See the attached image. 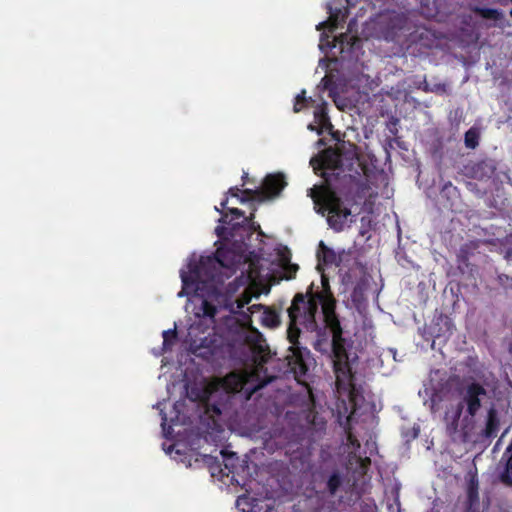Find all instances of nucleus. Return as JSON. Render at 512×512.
Here are the masks:
<instances>
[{
    "instance_id": "obj_1",
    "label": "nucleus",
    "mask_w": 512,
    "mask_h": 512,
    "mask_svg": "<svg viewBox=\"0 0 512 512\" xmlns=\"http://www.w3.org/2000/svg\"><path fill=\"white\" fill-rule=\"evenodd\" d=\"M346 146L356 147L342 142L339 148H328L322 153L314 169L320 171L323 184L308 190L315 211L326 216L329 227L335 232L343 231L354 222L351 209L344 205L339 194L347 201L357 203L371 188L367 169L360 165L354 151H342L341 147Z\"/></svg>"
},
{
    "instance_id": "obj_2",
    "label": "nucleus",
    "mask_w": 512,
    "mask_h": 512,
    "mask_svg": "<svg viewBox=\"0 0 512 512\" xmlns=\"http://www.w3.org/2000/svg\"><path fill=\"white\" fill-rule=\"evenodd\" d=\"M337 300L331 290L327 276H321V289L314 290L311 283L305 293H296L288 308L289 336L291 341L300 336V326L309 332H320L322 327L317 320L318 308L321 306L324 328L332 334L333 367L336 376V385L339 390H349L352 396L354 390L353 375L349 356L346 349V339L336 313Z\"/></svg>"
},
{
    "instance_id": "obj_3",
    "label": "nucleus",
    "mask_w": 512,
    "mask_h": 512,
    "mask_svg": "<svg viewBox=\"0 0 512 512\" xmlns=\"http://www.w3.org/2000/svg\"><path fill=\"white\" fill-rule=\"evenodd\" d=\"M228 277L222 272L219 259L214 254L201 256L198 261L189 262L188 272L181 271L182 290L189 294L190 291L198 293L206 289L209 295H218V286Z\"/></svg>"
},
{
    "instance_id": "obj_4",
    "label": "nucleus",
    "mask_w": 512,
    "mask_h": 512,
    "mask_svg": "<svg viewBox=\"0 0 512 512\" xmlns=\"http://www.w3.org/2000/svg\"><path fill=\"white\" fill-rule=\"evenodd\" d=\"M485 395L486 390L480 383L472 382L468 384L461 391V401L458 403L451 416L450 426L453 429H457L464 407H466L468 416H476L482 406L481 398Z\"/></svg>"
},
{
    "instance_id": "obj_5",
    "label": "nucleus",
    "mask_w": 512,
    "mask_h": 512,
    "mask_svg": "<svg viewBox=\"0 0 512 512\" xmlns=\"http://www.w3.org/2000/svg\"><path fill=\"white\" fill-rule=\"evenodd\" d=\"M287 337L291 343L289 348L290 353L286 357L288 366L291 372L294 374L295 379L298 382H301V378L305 377L309 371V366L312 360L311 353L307 348L299 346L298 340L291 341L289 336V328L287 329ZM297 339H299V336Z\"/></svg>"
},
{
    "instance_id": "obj_6",
    "label": "nucleus",
    "mask_w": 512,
    "mask_h": 512,
    "mask_svg": "<svg viewBox=\"0 0 512 512\" xmlns=\"http://www.w3.org/2000/svg\"><path fill=\"white\" fill-rule=\"evenodd\" d=\"M215 257L219 259L222 269H226L225 273L229 277L236 272L238 266L244 262L243 251H239L233 247L220 246L214 253Z\"/></svg>"
},
{
    "instance_id": "obj_7",
    "label": "nucleus",
    "mask_w": 512,
    "mask_h": 512,
    "mask_svg": "<svg viewBox=\"0 0 512 512\" xmlns=\"http://www.w3.org/2000/svg\"><path fill=\"white\" fill-rule=\"evenodd\" d=\"M286 185L287 182L282 173L268 174L260 188L264 192V201L278 197Z\"/></svg>"
},
{
    "instance_id": "obj_8",
    "label": "nucleus",
    "mask_w": 512,
    "mask_h": 512,
    "mask_svg": "<svg viewBox=\"0 0 512 512\" xmlns=\"http://www.w3.org/2000/svg\"><path fill=\"white\" fill-rule=\"evenodd\" d=\"M464 509H470L474 512L479 511V480L477 472L469 473V479L466 487V501Z\"/></svg>"
},
{
    "instance_id": "obj_9",
    "label": "nucleus",
    "mask_w": 512,
    "mask_h": 512,
    "mask_svg": "<svg viewBox=\"0 0 512 512\" xmlns=\"http://www.w3.org/2000/svg\"><path fill=\"white\" fill-rule=\"evenodd\" d=\"M247 382L248 376L246 373L232 371L220 380V385L227 393H237L244 388Z\"/></svg>"
},
{
    "instance_id": "obj_10",
    "label": "nucleus",
    "mask_w": 512,
    "mask_h": 512,
    "mask_svg": "<svg viewBox=\"0 0 512 512\" xmlns=\"http://www.w3.org/2000/svg\"><path fill=\"white\" fill-rule=\"evenodd\" d=\"M500 429V418L497 410L491 407L487 412L485 428L481 435L486 439H493L497 436Z\"/></svg>"
},
{
    "instance_id": "obj_11",
    "label": "nucleus",
    "mask_w": 512,
    "mask_h": 512,
    "mask_svg": "<svg viewBox=\"0 0 512 512\" xmlns=\"http://www.w3.org/2000/svg\"><path fill=\"white\" fill-rule=\"evenodd\" d=\"M469 169V175L478 180L489 179L494 174V166L487 161L474 163Z\"/></svg>"
},
{
    "instance_id": "obj_12",
    "label": "nucleus",
    "mask_w": 512,
    "mask_h": 512,
    "mask_svg": "<svg viewBox=\"0 0 512 512\" xmlns=\"http://www.w3.org/2000/svg\"><path fill=\"white\" fill-rule=\"evenodd\" d=\"M452 323L448 317H439L438 322L431 327L430 334L434 338H447L452 334Z\"/></svg>"
},
{
    "instance_id": "obj_13",
    "label": "nucleus",
    "mask_w": 512,
    "mask_h": 512,
    "mask_svg": "<svg viewBox=\"0 0 512 512\" xmlns=\"http://www.w3.org/2000/svg\"><path fill=\"white\" fill-rule=\"evenodd\" d=\"M348 13H349L348 8H344V10L335 9L334 11H330L329 20L327 22L320 23L317 26V29L320 30V28L326 24L329 25V28L331 30L338 28L339 25H341L342 23H344L346 21Z\"/></svg>"
},
{
    "instance_id": "obj_14",
    "label": "nucleus",
    "mask_w": 512,
    "mask_h": 512,
    "mask_svg": "<svg viewBox=\"0 0 512 512\" xmlns=\"http://www.w3.org/2000/svg\"><path fill=\"white\" fill-rule=\"evenodd\" d=\"M343 483L342 474L338 469L332 471L326 481V488L329 495L334 496Z\"/></svg>"
},
{
    "instance_id": "obj_15",
    "label": "nucleus",
    "mask_w": 512,
    "mask_h": 512,
    "mask_svg": "<svg viewBox=\"0 0 512 512\" xmlns=\"http://www.w3.org/2000/svg\"><path fill=\"white\" fill-rule=\"evenodd\" d=\"M473 12L483 19L500 20L503 18L502 11L495 8L475 7Z\"/></svg>"
},
{
    "instance_id": "obj_16",
    "label": "nucleus",
    "mask_w": 512,
    "mask_h": 512,
    "mask_svg": "<svg viewBox=\"0 0 512 512\" xmlns=\"http://www.w3.org/2000/svg\"><path fill=\"white\" fill-rule=\"evenodd\" d=\"M248 512H274V505L266 500L252 498Z\"/></svg>"
},
{
    "instance_id": "obj_17",
    "label": "nucleus",
    "mask_w": 512,
    "mask_h": 512,
    "mask_svg": "<svg viewBox=\"0 0 512 512\" xmlns=\"http://www.w3.org/2000/svg\"><path fill=\"white\" fill-rule=\"evenodd\" d=\"M248 201H258L263 202L264 201V192L263 190H260V188L257 189H244L241 193L240 202L245 203Z\"/></svg>"
},
{
    "instance_id": "obj_18",
    "label": "nucleus",
    "mask_w": 512,
    "mask_h": 512,
    "mask_svg": "<svg viewBox=\"0 0 512 512\" xmlns=\"http://www.w3.org/2000/svg\"><path fill=\"white\" fill-rule=\"evenodd\" d=\"M262 324L269 328H276L280 325L279 314L271 309H266L262 316Z\"/></svg>"
},
{
    "instance_id": "obj_19",
    "label": "nucleus",
    "mask_w": 512,
    "mask_h": 512,
    "mask_svg": "<svg viewBox=\"0 0 512 512\" xmlns=\"http://www.w3.org/2000/svg\"><path fill=\"white\" fill-rule=\"evenodd\" d=\"M198 309L199 312L197 314L204 317L214 318L217 314V307L206 298L202 299Z\"/></svg>"
},
{
    "instance_id": "obj_20",
    "label": "nucleus",
    "mask_w": 512,
    "mask_h": 512,
    "mask_svg": "<svg viewBox=\"0 0 512 512\" xmlns=\"http://www.w3.org/2000/svg\"><path fill=\"white\" fill-rule=\"evenodd\" d=\"M479 132L476 128H470L465 132L464 143L469 149H475L479 144Z\"/></svg>"
},
{
    "instance_id": "obj_21",
    "label": "nucleus",
    "mask_w": 512,
    "mask_h": 512,
    "mask_svg": "<svg viewBox=\"0 0 512 512\" xmlns=\"http://www.w3.org/2000/svg\"><path fill=\"white\" fill-rule=\"evenodd\" d=\"M227 204H228V196H225V198L220 203L221 209L216 206L215 210L221 214V218L219 219V222L222 224L230 225L231 230H235L237 223H232V220H228V213L224 211V210L228 211Z\"/></svg>"
},
{
    "instance_id": "obj_22",
    "label": "nucleus",
    "mask_w": 512,
    "mask_h": 512,
    "mask_svg": "<svg viewBox=\"0 0 512 512\" xmlns=\"http://www.w3.org/2000/svg\"><path fill=\"white\" fill-rule=\"evenodd\" d=\"M313 100L311 97H306V91L302 90L300 94H298L295 98L293 111L295 113H299L303 109L307 108Z\"/></svg>"
},
{
    "instance_id": "obj_23",
    "label": "nucleus",
    "mask_w": 512,
    "mask_h": 512,
    "mask_svg": "<svg viewBox=\"0 0 512 512\" xmlns=\"http://www.w3.org/2000/svg\"><path fill=\"white\" fill-rule=\"evenodd\" d=\"M228 212L231 214L232 223H237L236 229L240 228L243 223H247L249 218L244 215V212L238 208H228Z\"/></svg>"
},
{
    "instance_id": "obj_24",
    "label": "nucleus",
    "mask_w": 512,
    "mask_h": 512,
    "mask_svg": "<svg viewBox=\"0 0 512 512\" xmlns=\"http://www.w3.org/2000/svg\"><path fill=\"white\" fill-rule=\"evenodd\" d=\"M321 247H322V253L320 256V260L323 262V264H325V265L334 264L337 259L336 253L332 249L326 247L323 244V242H321Z\"/></svg>"
},
{
    "instance_id": "obj_25",
    "label": "nucleus",
    "mask_w": 512,
    "mask_h": 512,
    "mask_svg": "<svg viewBox=\"0 0 512 512\" xmlns=\"http://www.w3.org/2000/svg\"><path fill=\"white\" fill-rule=\"evenodd\" d=\"M508 454L505 469L501 474V481L508 486H512V451Z\"/></svg>"
},
{
    "instance_id": "obj_26",
    "label": "nucleus",
    "mask_w": 512,
    "mask_h": 512,
    "mask_svg": "<svg viewBox=\"0 0 512 512\" xmlns=\"http://www.w3.org/2000/svg\"><path fill=\"white\" fill-rule=\"evenodd\" d=\"M261 337L260 332L251 326L243 333V342L245 344H256Z\"/></svg>"
},
{
    "instance_id": "obj_27",
    "label": "nucleus",
    "mask_w": 512,
    "mask_h": 512,
    "mask_svg": "<svg viewBox=\"0 0 512 512\" xmlns=\"http://www.w3.org/2000/svg\"><path fill=\"white\" fill-rule=\"evenodd\" d=\"M346 439L347 444L351 446L355 451H357L360 448V442L357 439V437L354 435V433L351 431L350 427L346 428Z\"/></svg>"
},
{
    "instance_id": "obj_28",
    "label": "nucleus",
    "mask_w": 512,
    "mask_h": 512,
    "mask_svg": "<svg viewBox=\"0 0 512 512\" xmlns=\"http://www.w3.org/2000/svg\"><path fill=\"white\" fill-rule=\"evenodd\" d=\"M283 269L285 271L286 279H292L295 277L299 266L297 264H292L287 260V263L284 264Z\"/></svg>"
},
{
    "instance_id": "obj_29",
    "label": "nucleus",
    "mask_w": 512,
    "mask_h": 512,
    "mask_svg": "<svg viewBox=\"0 0 512 512\" xmlns=\"http://www.w3.org/2000/svg\"><path fill=\"white\" fill-rule=\"evenodd\" d=\"M314 118L319 122L321 125H325L327 122H329V118L327 116V113L324 109V107H319L314 111Z\"/></svg>"
},
{
    "instance_id": "obj_30",
    "label": "nucleus",
    "mask_w": 512,
    "mask_h": 512,
    "mask_svg": "<svg viewBox=\"0 0 512 512\" xmlns=\"http://www.w3.org/2000/svg\"><path fill=\"white\" fill-rule=\"evenodd\" d=\"M177 337V331L176 329H169L163 331V345L168 346L170 345V339H176Z\"/></svg>"
},
{
    "instance_id": "obj_31",
    "label": "nucleus",
    "mask_w": 512,
    "mask_h": 512,
    "mask_svg": "<svg viewBox=\"0 0 512 512\" xmlns=\"http://www.w3.org/2000/svg\"><path fill=\"white\" fill-rule=\"evenodd\" d=\"M221 455L224 459V462H225V467L229 470V471H232L231 468H232V465L229 464V461H231L234 456L236 455V453L234 452H228L226 450H221Z\"/></svg>"
},
{
    "instance_id": "obj_32",
    "label": "nucleus",
    "mask_w": 512,
    "mask_h": 512,
    "mask_svg": "<svg viewBox=\"0 0 512 512\" xmlns=\"http://www.w3.org/2000/svg\"><path fill=\"white\" fill-rule=\"evenodd\" d=\"M250 300H251L250 296H243V297L237 299L236 300V304H237L236 308H237V310H232V312L237 313L238 310H241L246 305H248Z\"/></svg>"
},
{
    "instance_id": "obj_33",
    "label": "nucleus",
    "mask_w": 512,
    "mask_h": 512,
    "mask_svg": "<svg viewBox=\"0 0 512 512\" xmlns=\"http://www.w3.org/2000/svg\"><path fill=\"white\" fill-rule=\"evenodd\" d=\"M506 251H505V259L512 260V235L506 237Z\"/></svg>"
},
{
    "instance_id": "obj_34",
    "label": "nucleus",
    "mask_w": 512,
    "mask_h": 512,
    "mask_svg": "<svg viewBox=\"0 0 512 512\" xmlns=\"http://www.w3.org/2000/svg\"><path fill=\"white\" fill-rule=\"evenodd\" d=\"M321 83L323 84L324 89H327V90H332L333 85H334L332 78L328 75H325L322 78Z\"/></svg>"
},
{
    "instance_id": "obj_35",
    "label": "nucleus",
    "mask_w": 512,
    "mask_h": 512,
    "mask_svg": "<svg viewBox=\"0 0 512 512\" xmlns=\"http://www.w3.org/2000/svg\"><path fill=\"white\" fill-rule=\"evenodd\" d=\"M358 460H359L360 468L364 471H366L369 468V466L371 465V460L369 457H364V458L359 457Z\"/></svg>"
},
{
    "instance_id": "obj_36",
    "label": "nucleus",
    "mask_w": 512,
    "mask_h": 512,
    "mask_svg": "<svg viewBox=\"0 0 512 512\" xmlns=\"http://www.w3.org/2000/svg\"><path fill=\"white\" fill-rule=\"evenodd\" d=\"M241 193H242V190L240 188H238L237 186L229 188V190L227 192L228 195L238 198L239 200L241 198Z\"/></svg>"
},
{
    "instance_id": "obj_37",
    "label": "nucleus",
    "mask_w": 512,
    "mask_h": 512,
    "mask_svg": "<svg viewBox=\"0 0 512 512\" xmlns=\"http://www.w3.org/2000/svg\"><path fill=\"white\" fill-rule=\"evenodd\" d=\"M227 228L224 225H219L215 228V233L218 237H224L227 234Z\"/></svg>"
},
{
    "instance_id": "obj_38",
    "label": "nucleus",
    "mask_w": 512,
    "mask_h": 512,
    "mask_svg": "<svg viewBox=\"0 0 512 512\" xmlns=\"http://www.w3.org/2000/svg\"><path fill=\"white\" fill-rule=\"evenodd\" d=\"M452 188L453 190H456L457 188L455 186L452 185L451 182H447L444 184L443 188H442V191H446L447 189H450Z\"/></svg>"
},
{
    "instance_id": "obj_39",
    "label": "nucleus",
    "mask_w": 512,
    "mask_h": 512,
    "mask_svg": "<svg viewBox=\"0 0 512 512\" xmlns=\"http://www.w3.org/2000/svg\"><path fill=\"white\" fill-rule=\"evenodd\" d=\"M343 282H345V283H349V282H351V275H350V273H349V272H347V273H345V274L343 275Z\"/></svg>"
},
{
    "instance_id": "obj_40",
    "label": "nucleus",
    "mask_w": 512,
    "mask_h": 512,
    "mask_svg": "<svg viewBox=\"0 0 512 512\" xmlns=\"http://www.w3.org/2000/svg\"><path fill=\"white\" fill-rule=\"evenodd\" d=\"M248 498L246 496H240L237 500L238 505L241 504V502L246 501Z\"/></svg>"
},
{
    "instance_id": "obj_41",
    "label": "nucleus",
    "mask_w": 512,
    "mask_h": 512,
    "mask_svg": "<svg viewBox=\"0 0 512 512\" xmlns=\"http://www.w3.org/2000/svg\"><path fill=\"white\" fill-rule=\"evenodd\" d=\"M260 308V305H252L251 307H249V310L251 313H253L256 309H259Z\"/></svg>"
},
{
    "instance_id": "obj_42",
    "label": "nucleus",
    "mask_w": 512,
    "mask_h": 512,
    "mask_svg": "<svg viewBox=\"0 0 512 512\" xmlns=\"http://www.w3.org/2000/svg\"><path fill=\"white\" fill-rule=\"evenodd\" d=\"M418 432H419V428H417V429L414 428L413 429V436L412 437L416 438L418 436Z\"/></svg>"
},
{
    "instance_id": "obj_43",
    "label": "nucleus",
    "mask_w": 512,
    "mask_h": 512,
    "mask_svg": "<svg viewBox=\"0 0 512 512\" xmlns=\"http://www.w3.org/2000/svg\"><path fill=\"white\" fill-rule=\"evenodd\" d=\"M166 420H167L166 414H165V413H163V415H162V425H163V426L165 425Z\"/></svg>"
},
{
    "instance_id": "obj_44",
    "label": "nucleus",
    "mask_w": 512,
    "mask_h": 512,
    "mask_svg": "<svg viewBox=\"0 0 512 512\" xmlns=\"http://www.w3.org/2000/svg\"><path fill=\"white\" fill-rule=\"evenodd\" d=\"M344 38H347L346 34H341L337 39H341V41H342Z\"/></svg>"
},
{
    "instance_id": "obj_45",
    "label": "nucleus",
    "mask_w": 512,
    "mask_h": 512,
    "mask_svg": "<svg viewBox=\"0 0 512 512\" xmlns=\"http://www.w3.org/2000/svg\"><path fill=\"white\" fill-rule=\"evenodd\" d=\"M308 128H309L310 130H314V129H315V128H314V126H313L312 124H310V125L308 126Z\"/></svg>"
},
{
    "instance_id": "obj_46",
    "label": "nucleus",
    "mask_w": 512,
    "mask_h": 512,
    "mask_svg": "<svg viewBox=\"0 0 512 512\" xmlns=\"http://www.w3.org/2000/svg\"><path fill=\"white\" fill-rule=\"evenodd\" d=\"M247 176H248L247 173H244L243 178L247 179Z\"/></svg>"
},
{
    "instance_id": "obj_47",
    "label": "nucleus",
    "mask_w": 512,
    "mask_h": 512,
    "mask_svg": "<svg viewBox=\"0 0 512 512\" xmlns=\"http://www.w3.org/2000/svg\"><path fill=\"white\" fill-rule=\"evenodd\" d=\"M509 14H510V16H511V18H512V9L510 10Z\"/></svg>"
}]
</instances>
